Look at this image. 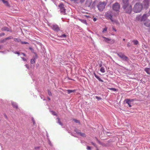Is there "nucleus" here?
<instances>
[{
  "label": "nucleus",
  "instance_id": "f257e3e1",
  "mask_svg": "<svg viewBox=\"0 0 150 150\" xmlns=\"http://www.w3.org/2000/svg\"><path fill=\"white\" fill-rule=\"evenodd\" d=\"M129 0H122V8L125 12L130 13L132 10V6L129 4Z\"/></svg>",
  "mask_w": 150,
  "mask_h": 150
},
{
  "label": "nucleus",
  "instance_id": "f03ea898",
  "mask_svg": "<svg viewBox=\"0 0 150 150\" xmlns=\"http://www.w3.org/2000/svg\"><path fill=\"white\" fill-rule=\"evenodd\" d=\"M106 4L107 2L105 1H100L97 6L99 11H103Z\"/></svg>",
  "mask_w": 150,
  "mask_h": 150
},
{
  "label": "nucleus",
  "instance_id": "7ed1b4c3",
  "mask_svg": "<svg viewBox=\"0 0 150 150\" xmlns=\"http://www.w3.org/2000/svg\"><path fill=\"white\" fill-rule=\"evenodd\" d=\"M142 6L140 3H137L134 5L133 8L134 11L136 13L140 12L142 8Z\"/></svg>",
  "mask_w": 150,
  "mask_h": 150
},
{
  "label": "nucleus",
  "instance_id": "20e7f679",
  "mask_svg": "<svg viewBox=\"0 0 150 150\" xmlns=\"http://www.w3.org/2000/svg\"><path fill=\"white\" fill-rule=\"evenodd\" d=\"M120 7V4L117 2H116L113 4L112 6L113 10L117 13H119L120 11L119 10Z\"/></svg>",
  "mask_w": 150,
  "mask_h": 150
},
{
  "label": "nucleus",
  "instance_id": "39448f33",
  "mask_svg": "<svg viewBox=\"0 0 150 150\" xmlns=\"http://www.w3.org/2000/svg\"><path fill=\"white\" fill-rule=\"evenodd\" d=\"M59 8L60 9V11L62 14L65 15L66 9L64 7V5L62 3H60L59 5Z\"/></svg>",
  "mask_w": 150,
  "mask_h": 150
},
{
  "label": "nucleus",
  "instance_id": "423d86ee",
  "mask_svg": "<svg viewBox=\"0 0 150 150\" xmlns=\"http://www.w3.org/2000/svg\"><path fill=\"white\" fill-rule=\"evenodd\" d=\"M117 54L120 58L123 60L127 61L128 60V57L122 52L117 53Z\"/></svg>",
  "mask_w": 150,
  "mask_h": 150
},
{
  "label": "nucleus",
  "instance_id": "0eeeda50",
  "mask_svg": "<svg viewBox=\"0 0 150 150\" xmlns=\"http://www.w3.org/2000/svg\"><path fill=\"white\" fill-rule=\"evenodd\" d=\"M103 38H104V40L103 41L109 43L110 44H112L114 42V40H112L111 39H110L108 38H107L104 36L102 37Z\"/></svg>",
  "mask_w": 150,
  "mask_h": 150
},
{
  "label": "nucleus",
  "instance_id": "6e6552de",
  "mask_svg": "<svg viewBox=\"0 0 150 150\" xmlns=\"http://www.w3.org/2000/svg\"><path fill=\"white\" fill-rule=\"evenodd\" d=\"M52 28L53 30L56 31H58L60 30L59 27L56 24L53 25L52 26Z\"/></svg>",
  "mask_w": 150,
  "mask_h": 150
},
{
  "label": "nucleus",
  "instance_id": "1a4fd4ad",
  "mask_svg": "<svg viewBox=\"0 0 150 150\" xmlns=\"http://www.w3.org/2000/svg\"><path fill=\"white\" fill-rule=\"evenodd\" d=\"M92 0H87L85 3V5L86 6L89 7L91 4Z\"/></svg>",
  "mask_w": 150,
  "mask_h": 150
},
{
  "label": "nucleus",
  "instance_id": "9d476101",
  "mask_svg": "<svg viewBox=\"0 0 150 150\" xmlns=\"http://www.w3.org/2000/svg\"><path fill=\"white\" fill-rule=\"evenodd\" d=\"M71 1H73L74 2L78 4L80 3L81 4L83 3L85 0H70Z\"/></svg>",
  "mask_w": 150,
  "mask_h": 150
},
{
  "label": "nucleus",
  "instance_id": "9b49d317",
  "mask_svg": "<svg viewBox=\"0 0 150 150\" xmlns=\"http://www.w3.org/2000/svg\"><path fill=\"white\" fill-rule=\"evenodd\" d=\"M125 102L126 103L128 104L129 107H130L132 106V105L130 104L131 101L129 99H126L125 100Z\"/></svg>",
  "mask_w": 150,
  "mask_h": 150
},
{
  "label": "nucleus",
  "instance_id": "f8f14e48",
  "mask_svg": "<svg viewBox=\"0 0 150 150\" xmlns=\"http://www.w3.org/2000/svg\"><path fill=\"white\" fill-rule=\"evenodd\" d=\"M106 16L107 18L110 19L112 22L113 21V20L112 19V16L111 14H106Z\"/></svg>",
  "mask_w": 150,
  "mask_h": 150
},
{
  "label": "nucleus",
  "instance_id": "ddd939ff",
  "mask_svg": "<svg viewBox=\"0 0 150 150\" xmlns=\"http://www.w3.org/2000/svg\"><path fill=\"white\" fill-rule=\"evenodd\" d=\"M2 2L6 6H10V5L7 1L3 0Z\"/></svg>",
  "mask_w": 150,
  "mask_h": 150
},
{
  "label": "nucleus",
  "instance_id": "4468645a",
  "mask_svg": "<svg viewBox=\"0 0 150 150\" xmlns=\"http://www.w3.org/2000/svg\"><path fill=\"white\" fill-rule=\"evenodd\" d=\"M94 76L100 81L101 82H103V81L102 80L100 77L99 76H98L96 75V73L94 72Z\"/></svg>",
  "mask_w": 150,
  "mask_h": 150
},
{
  "label": "nucleus",
  "instance_id": "2eb2a0df",
  "mask_svg": "<svg viewBox=\"0 0 150 150\" xmlns=\"http://www.w3.org/2000/svg\"><path fill=\"white\" fill-rule=\"evenodd\" d=\"M147 15L146 14H144L143 16H142V18H141L142 21H145L147 18Z\"/></svg>",
  "mask_w": 150,
  "mask_h": 150
},
{
  "label": "nucleus",
  "instance_id": "dca6fc26",
  "mask_svg": "<svg viewBox=\"0 0 150 150\" xmlns=\"http://www.w3.org/2000/svg\"><path fill=\"white\" fill-rule=\"evenodd\" d=\"M2 31H11L9 29V28L6 27H4L1 29Z\"/></svg>",
  "mask_w": 150,
  "mask_h": 150
},
{
  "label": "nucleus",
  "instance_id": "f3484780",
  "mask_svg": "<svg viewBox=\"0 0 150 150\" xmlns=\"http://www.w3.org/2000/svg\"><path fill=\"white\" fill-rule=\"evenodd\" d=\"M57 123H58L59 125L62 126L63 125V124L60 120V118L59 117H57Z\"/></svg>",
  "mask_w": 150,
  "mask_h": 150
},
{
  "label": "nucleus",
  "instance_id": "a211bd4d",
  "mask_svg": "<svg viewBox=\"0 0 150 150\" xmlns=\"http://www.w3.org/2000/svg\"><path fill=\"white\" fill-rule=\"evenodd\" d=\"M76 90H67V91L68 94H70L72 93H74L76 91Z\"/></svg>",
  "mask_w": 150,
  "mask_h": 150
},
{
  "label": "nucleus",
  "instance_id": "6ab92c4d",
  "mask_svg": "<svg viewBox=\"0 0 150 150\" xmlns=\"http://www.w3.org/2000/svg\"><path fill=\"white\" fill-rule=\"evenodd\" d=\"M12 105L14 107L16 108V109L18 108V106L16 103L12 102Z\"/></svg>",
  "mask_w": 150,
  "mask_h": 150
},
{
  "label": "nucleus",
  "instance_id": "aec40b11",
  "mask_svg": "<svg viewBox=\"0 0 150 150\" xmlns=\"http://www.w3.org/2000/svg\"><path fill=\"white\" fill-rule=\"evenodd\" d=\"M144 71L147 73V74H150L149 71H150V68H146L144 69Z\"/></svg>",
  "mask_w": 150,
  "mask_h": 150
},
{
  "label": "nucleus",
  "instance_id": "412c9836",
  "mask_svg": "<svg viewBox=\"0 0 150 150\" xmlns=\"http://www.w3.org/2000/svg\"><path fill=\"white\" fill-rule=\"evenodd\" d=\"M150 21H148L147 22L145 23L144 25L147 27H149L150 26V23L149 22Z\"/></svg>",
  "mask_w": 150,
  "mask_h": 150
},
{
  "label": "nucleus",
  "instance_id": "4be33fe9",
  "mask_svg": "<svg viewBox=\"0 0 150 150\" xmlns=\"http://www.w3.org/2000/svg\"><path fill=\"white\" fill-rule=\"evenodd\" d=\"M132 42H133L134 44L137 45L138 44V41L137 40H134Z\"/></svg>",
  "mask_w": 150,
  "mask_h": 150
},
{
  "label": "nucleus",
  "instance_id": "5701e85b",
  "mask_svg": "<svg viewBox=\"0 0 150 150\" xmlns=\"http://www.w3.org/2000/svg\"><path fill=\"white\" fill-rule=\"evenodd\" d=\"M79 20L82 23H84L85 24H87V22H86V21L84 19H79Z\"/></svg>",
  "mask_w": 150,
  "mask_h": 150
},
{
  "label": "nucleus",
  "instance_id": "b1692460",
  "mask_svg": "<svg viewBox=\"0 0 150 150\" xmlns=\"http://www.w3.org/2000/svg\"><path fill=\"white\" fill-rule=\"evenodd\" d=\"M100 71L102 73H104L105 71L104 68L103 67H101L100 69Z\"/></svg>",
  "mask_w": 150,
  "mask_h": 150
},
{
  "label": "nucleus",
  "instance_id": "393cba45",
  "mask_svg": "<svg viewBox=\"0 0 150 150\" xmlns=\"http://www.w3.org/2000/svg\"><path fill=\"white\" fill-rule=\"evenodd\" d=\"M144 2L146 3L145 5L146 6H147L149 4V1H147L146 0H144Z\"/></svg>",
  "mask_w": 150,
  "mask_h": 150
},
{
  "label": "nucleus",
  "instance_id": "a878e982",
  "mask_svg": "<svg viewBox=\"0 0 150 150\" xmlns=\"http://www.w3.org/2000/svg\"><path fill=\"white\" fill-rule=\"evenodd\" d=\"M13 39V37L12 36H10L8 37H7L4 39V40H6L8 39Z\"/></svg>",
  "mask_w": 150,
  "mask_h": 150
},
{
  "label": "nucleus",
  "instance_id": "bb28decb",
  "mask_svg": "<svg viewBox=\"0 0 150 150\" xmlns=\"http://www.w3.org/2000/svg\"><path fill=\"white\" fill-rule=\"evenodd\" d=\"M79 134L80 135L83 137H86V135L84 133H82L81 132H80Z\"/></svg>",
  "mask_w": 150,
  "mask_h": 150
},
{
  "label": "nucleus",
  "instance_id": "cd10ccee",
  "mask_svg": "<svg viewBox=\"0 0 150 150\" xmlns=\"http://www.w3.org/2000/svg\"><path fill=\"white\" fill-rule=\"evenodd\" d=\"M73 120L76 123H79V124H80V122L79 120H77L75 119H74Z\"/></svg>",
  "mask_w": 150,
  "mask_h": 150
},
{
  "label": "nucleus",
  "instance_id": "c85d7f7f",
  "mask_svg": "<svg viewBox=\"0 0 150 150\" xmlns=\"http://www.w3.org/2000/svg\"><path fill=\"white\" fill-rule=\"evenodd\" d=\"M51 112L52 115H57V114L56 113V112L54 111H51Z\"/></svg>",
  "mask_w": 150,
  "mask_h": 150
},
{
  "label": "nucleus",
  "instance_id": "c756f323",
  "mask_svg": "<svg viewBox=\"0 0 150 150\" xmlns=\"http://www.w3.org/2000/svg\"><path fill=\"white\" fill-rule=\"evenodd\" d=\"M108 89L110 90L114 91H116V89L113 88H109Z\"/></svg>",
  "mask_w": 150,
  "mask_h": 150
},
{
  "label": "nucleus",
  "instance_id": "7c9ffc66",
  "mask_svg": "<svg viewBox=\"0 0 150 150\" xmlns=\"http://www.w3.org/2000/svg\"><path fill=\"white\" fill-rule=\"evenodd\" d=\"M107 30V28L106 27H105L103 30L102 31L103 33H104L105 31H106Z\"/></svg>",
  "mask_w": 150,
  "mask_h": 150
},
{
  "label": "nucleus",
  "instance_id": "2f4dec72",
  "mask_svg": "<svg viewBox=\"0 0 150 150\" xmlns=\"http://www.w3.org/2000/svg\"><path fill=\"white\" fill-rule=\"evenodd\" d=\"M75 131L78 134H79L80 133L79 131L77 129H75Z\"/></svg>",
  "mask_w": 150,
  "mask_h": 150
},
{
  "label": "nucleus",
  "instance_id": "473e14b6",
  "mask_svg": "<svg viewBox=\"0 0 150 150\" xmlns=\"http://www.w3.org/2000/svg\"><path fill=\"white\" fill-rule=\"evenodd\" d=\"M98 100H99L101 99V98L100 97H98L97 96H96L95 97Z\"/></svg>",
  "mask_w": 150,
  "mask_h": 150
},
{
  "label": "nucleus",
  "instance_id": "72a5a7b5",
  "mask_svg": "<svg viewBox=\"0 0 150 150\" xmlns=\"http://www.w3.org/2000/svg\"><path fill=\"white\" fill-rule=\"evenodd\" d=\"M30 62L31 64H33L35 62V60L34 59H31L30 60Z\"/></svg>",
  "mask_w": 150,
  "mask_h": 150
},
{
  "label": "nucleus",
  "instance_id": "f704fd0d",
  "mask_svg": "<svg viewBox=\"0 0 150 150\" xmlns=\"http://www.w3.org/2000/svg\"><path fill=\"white\" fill-rule=\"evenodd\" d=\"M48 94L49 96H52V93H51V92H50V90H48Z\"/></svg>",
  "mask_w": 150,
  "mask_h": 150
},
{
  "label": "nucleus",
  "instance_id": "c9c22d12",
  "mask_svg": "<svg viewBox=\"0 0 150 150\" xmlns=\"http://www.w3.org/2000/svg\"><path fill=\"white\" fill-rule=\"evenodd\" d=\"M66 35L65 34H63L61 35L60 37L61 38L62 37H66Z\"/></svg>",
  "mask_w": 150,
  "mask_h": 150
},
{
  "label": "nucleus",
  "instance_id": "e433bc0d",
  "mask_svg": "<svg viewBox=\"0 0 150 150\" xmlns=\"http://www.w3.org/2000/svg\"><path fill=\"white\" fill-rule=\"evenodd\" d=\"M14 40L15 42H19V41L17 38H15L14 39Z\"/></svg>",
  "mask_w": 150,
  "mask_h": 150
},
{
  "label": "nucleus",
  "instance_id": "4c0bfd02",
  "mask_svg": "<svg viewBox=\"0 0 150 150\" xmlns=\"http://www.w3.org/2000/svg\"><path fill=\"white\" fill-rule=\"evenodd\" d=\"M5 35V33H2L0 34V37L2 36H4Z\"/></svg>",
  "mask_w": 150,
  "mask_h": 150
},
{
  "label": "nucleus",
  "instance_id": "58836bf2",
  "mask_svg": "<svg viewBox=\"0 0 150 150\" xmlns=\"http://www.w3.org/2000/svg\"><path fill=\"white\" fill-rule=\"evenodd\" d=\"M127 46L128 47H129L131 46V44L129 43H128L127 44Z\"/></svg>",
  "mask_w": 150,
  "mask_h": 150
},
{
  "label": "nucleus",
  "instance_id": "ea45409f",
  "mask_svg": "<svg viewBox=\"0 0 150 150\" xmlns=\"http://www.w3.org/2000/svg\"><path fill=\"white\" fill-rule=\"evenodd\" d=\"M32 121H33V124H34V125H35V120H34V119L33 118V119H32Z\"/></svg>",
  "mask_w": 150,
  "mask_h": 150
},
{
  "label": "nucleus",
  "instance_id": "a19ab883",
  "mask_svg": "<svg viewBox=\"0 0 150 150\" xmlns=\"http://www.w3.org/2000/svg\"><path fill=\"white\" fill-rule=\"evenodd\" d=\"M6 40H4V39L2 40H1L0 41V42H1V43H3L4 42H5Z\"/></svg>",
  "mask_w": 150,
  "mask_h": 150
},
{
  "label": "nucleus",
  "instance_id": "79ce46f5",
  "mask_svg": "<svg viewBox=\"0 0 150 150\" xmlns=\"http://www.w3.org/2000/svg\"><path fill=\"white\" fill-rule=\"evenodd\" d=\"M22 44H28V42H22Z\"/></svg>",
  "mask_w": 150,
  "mask_h": 150
},
{
  "label": "nucleus",
  "instance_id": "37998d69",
  "mask_svg": "<svg viewBox=\"0 0 150 150\" xmlns=\"http://www.w3.org/2000/svg\"><path fill=\"white\" fill-rule=\"evenodd\" d=\"M91 147L89 146H88L87 147V149L88 150H90L91 149Z\"/></svg>",
  "mask_w": 150,
  "mask_h": 150
},
{
  "label": "nucleus",
  "instance_id": "c03bdc74",
  "mask_svg": "<svg viewBox=\"0 0 150 150\" xmlns=\"http://www.w3.org/2000/svg\"><path fill=\"white\" fill-rule=\"evenodd\" d=\"M40 149V147H35V149Z\"/></svg>",
  "mask_w": 150,
  "mask_h": 150
},
{
  "label": "nucleus",
  "instance_id": "a18cd8bd",
  "mask_svg": "<svg viewBox=\"0 0 150 150\" xmlns=\"http://www.w3.org/2000/svg\"><path fill=\"white\" fill-rule=\"evenodd\" d=\"M112 28L113 30L115 31L116 32L117 31V30L114 27H113Z\"/></svg>",
  "mask_w": 150,
  "mask_h": 150
},
{
  "label": "nucleus",
  "instance_id": "49530a36",
  "mask_svg": "<svg viewBox=\"0 0 150 150\" xmlns=\"http://www.w3.org/2000/svg\"><path fill=\"white\" fill-rule=\"evenodd\" d=\"M97 20V19L96 18H94L93 19V21H96Z\"/></svg>",
  "mask_w": 150,
  "mask_h": 150
},
{
  "label": "nucleus",
  "instance_id": "de8ad7c7",
  "mask_svg": "<svg viewBox=\"0 0 150 150\" xmlns=\"http://www.w3.org/2000/svg\"><path fill=\"white\" fill-rule=\"evenodd\" d=\"M22 58V59L24 61L26 60V59H25L24 58Z\"/></svg>",
  "mask_w": 150,
  "mask_h": 150
},
{
  "label": "nucleus",
  "instance_id": "09e8293b",
  "mask_svg": "<svg viewBox=\"0 0 150 150\" xmlns=\"http://www.w3.org/2000/svg\"><path fill=\"white\" fill-rule=\"evenodd\" d=\"M22 54L24 56H26V55L24 53H22Z\"/></svg>",
  "mask_w": 150,
  "mask_h": 150
},
{
  "label": "nucleus",
  "instance_id": "8fccbe9b",
  "mask_svg": "<svg viewBox=\"0 0 150 150\" xmlns=\"http://www.w3.org/2000/svg\"><path fill=\"white\" fill-rule=\"evenodd\" d=\"M91 143H92V145H93L94 146H95L96 144L95 143H93V142H92Z\"/></svg>",
  "mask_w": 150,
  "mask_h": 150
},
{
  "label": "nucleus",
  "instance_id": "3c124183",
  "mask_svg": "<svg viewBox=\"0 0 150 150\" xmlns=\"http://www.w3.org/2000/svg\"><path fill=\"white\" fill-rule=\"evenodd\" d=\"M15 54H17L18 55H19V53L18 52H16V53H15Z\"/></svg>",
  "mask_w": 150,
  "mask_h": 150
},
{
  "label": "nucleus",
  "instance_id": "603ef678",
  "mask_svg": "<svg viewBox=\"0 0 150 150\" xmlns=\"http://www.w3.org/2000/svg\"><path fill=\"white\" fill-rule=\"evenodd\" d=\"M48 99L49 100H50V98H49V97H48Z\"/></svg>",
  "mask_w": 150,
  "mask_h": 150
},
{
  "label": "nucleus",
  "instance_id": "864d4df0",
  "mask_svg": "<svg viewBox=\"0 0 150 150\" xmlns=\"http://www.w3.org/2000/svg\"><path fill=\"white\" fill-rule=\"evenodd\" d=\"M123 41H125V38L123 39Z\"/></svg>",
  "mask_w": 150,
  "mask_h": 150
},
{
  "label": "nucleus",
  "instance_id": "5fc2aeb1",
  "mask_svg": "<svg viewBox=\"0 0 150 150\" xmlns=\"http://www.w3.org/2000/svg\"><path fill=\"white\" fill-rule=\"evenodd\" d=\"M1 46H0V49H1Z\"/></svg>",
  "mask_w": 150,
  "mask_h": 150
},
{
  "label": "nucleus",
  "instance_id": "6e6d98bb",
  "mask_svg": "<svg viewBox=\"0 0 150 150\" xmlns=\"http://www.w3.org/2000/svg\"><path fill=\"white\" fill-rule=\"evenodd\" d=\"M1 1H3V0H0Z\"/></svg>",
  "mask_w": 150,
  "mask_h": 150
}]
</instances>
